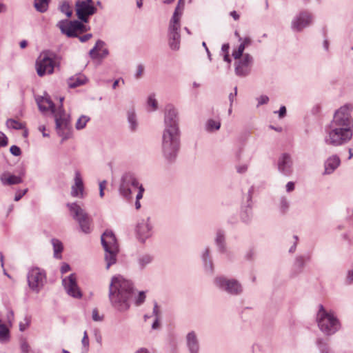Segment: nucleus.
I'll list each match as a JSON object with an SVG mask.
<instances>
[{
    "label": "nucleus",
    "instance_id": "obj_1",
    "mask_svg": "<svg viewBox=\"0 0 353 353\" xmlns=\"http://www.w3.org/2000/svg\"><path fill=\"white\" fill-rule=\"evenodd\" d=\"M133 294L132 283L121 275L112 278L109 286V299L112 305L119 311L129 309Z\"/></svg>",
    "mask_w": 353,
    "mask_h": 353
},
{
    "label": "nucleus",
    "instance_id": "obj_2",
    "mask_svg": "<svg viewBox=\"0 0 353 353\" xmlns=\"http://www.w3.org/2000/svg\"><path fill=\"white\" fill-rule=\"evenodd\" d=\"M36 101L41 112L45 113L50 110L54 114L57 134L63 141L67 139L69 137L70 116L61 108L56 110L54 103L48 96L38 97Z\"/></svg>",
    "mask_w": 353,
    "mask_h": 353
},
{
    "label": "nucleus",
    "instance_id": "obj_3",
    "mask_svg": "<svg viewBox=\"0 0 353 353\" xmlns=\"http://www.w3.org/2000/svg\"><path fill=\"white\" fill-rule=\"evenodd\" d=\"M137 190L138 192L136 195L135 207L138 210L141 208L139 200L143 197L144 188L142 185L139 184L132 174L125 173L123 174L119 185L120 194L125 199L130 200L132 197V193Z\"/></svg>",
    "mask_w": 353,
    "mask_h": 353
},
{
    "label": "nucleus",
    "instance_id": "obj_4",
    "mask_svg": "<svg viewBox=\"0 0 353 353\" xmlns=\"http://www.w3.org/2000/svg\"><path fill=\"white\" fill-rule=\"evenodd\" d=\"M184 8V0H179L177 6L170 19L168 27L169 46L172 50H177L180 47V19Z\"/></svg>",
    "mask_w": 353,
    "mask_h": 353
},
{
    "label": "nucleus",
    "instance_id": "obj_5",
    "mask_svg": "<svg viewBox=\"0 0 353 353\" xmlns=\"http://www.w3.org/2000/svg\"><path fill=\"white\" fill-rule=\"evenodd\" d=\"M179 132L175 129L163 130L162 136V152L163 157L169 162L174 161L179 150Z\"/></svg>",
    "mask_w": 353,
    "mask_h": 353
},
{
    "label": "nucleus",
    "instance_id": "obj_6",
    "mask_svg": "<svg viewBox=\"0 0 353 353\" xmlns=\"http://www.w3.org/2000/svg\"><path fill=\"white\" fill-rule=\"evenodd\" d=\"M316 321L320 330L327 336L336 333L341 328V323L332 312L326 311L321 305L317 314Z\"/></svg>",
    "mask_w": 353,
    "mask_h": 353
},
{
    "label": "nucleus",
    "instance_id": "obj_7",
    "mask_svg": "<svg viewBox=\"0 0 353 353\" xmlns=\"http://www.w3.org/2000/svg\"><path fill=\"white\" fill-rule=\"evenodd\" d=\"M352 137V128L330 125L324 141L327 145L337 147L350 142Z\"/></svg>",
    "mask_w": 353,
    "mask_h": 353
},
{
    "label": "nucleus",
    "instance_id": "obj_8",
    "mask_svg": "<svg viewBox=\"0 0 353 353\" xmlns=\"http://www.w3.org/2000/svg\"><path fill=\"white\" fill-rule=\"evenodd\" d=\"M101 244L105 251V261L106 269L116 263L119 253V245L114 233L110 230H106L101 237Z\"/></svg>",
    "mask_w": 353,
    "mask_h": 353
},
{
    "label": "nucleus",
    "instance_id": "obj_9",
    "mask_svg": "<svg viewBox=\"0 0 353 353\" xmlns=\"http://www.w3.org/2000/svg\"><path fill=\"white\" fill-rule=\"evenodd\" d=\"M67 207L72 218L79 223L81 230L85 234H90L92 220L85 210L77 203H68Z\"/></svg>",
    "mask_w": 353,
    "mask_h": 353
},
{
    "label": "nucleus",
    "instance_id": "obj_10",
    "mask_svg": "<svg viewBox=\"0 0 353 353\" xmlns=\"http://www.w3.org/2000/svg\"><path fill=\"white\" fill-rule=\"evenodd\" d=\"M352 110V107L350 104L341 106L335 112L330 125L353 129V119L351 116Z\"/></svg>",
    "mask_w": 353,
    "mask_h": 353
},
{
    "label": "nucleus",
    "instance_id": "obj_11",
    "mask_svg": "<svg viewBox=\"0 0 353 353\" xmlns=\"http://www.w3.org/2000/svg\"><path fill=\"white\" fill-rule=\"evenodd\" d=\"M27 279L30 288L38 293L46 281V272L39 268H32L28 273Z\"/></svg>",
    "mask_w": 353,
    "mask_h": 353
},
{
    "label": "nucleus",
    "instance_id": "obj_12",
    "mask_svg": "<svg viewBox=\"0 0 353 353\" xmlns=\"http://www.w3.org/2000/svg\"><path fill=\"white\" fill-rule=\"evenodd\" d=\"M214 285L219 289L232 295H238L243 291L241 283L236 279H228L224 276L214 279Z\"/></svg>",
    "mask_w": 353,
    "mask_h": 353
},
{
    "label": "nucleus",
    "instance_id": "obj_13",
    "mask_svg": "<svg viewBox=\"0 0 353 353\" xmlns=\"http://www.w3.org/2000/svg\"><path fill=\"white\" fill-rule=\"evenodd\" d=\"M55 67V61L49 56L48 52L41 54L36 61L37 73L39 77L52 74Z\"/></svg>",
    "mask_w": 353,
    "mask_h": 353
},
{
    "label": "nucleus",
    "instance_id": "obj_14",
    "mask_svg": "<svg viewBox=\"0 0 353 353\" xmlns=\"http://www.w3.org/2000/svg\"><path fill=\"white\" fill-rule=\"evenodd\" d=\"M77 16L79 20L84 23L88 21V17L97 12L93 6L92 0L77 1L75 4Z\"/></svg>",
    "mask_w": 353,
    "mask_h": 353
},
{
    "label": "nucleus",
    "instance_id": "obj_15",
    "mask_svg": "<svg viewBox=\"0 0 353 353\" xmlns=\"http://www.w3.org/2000/svg\"><path fill=\"white\" fill-rule=\"evenodd\" d=\"M235 73L239 77H245L250 72L253 58L249 54H244L242 57L235 59Z\"/></svg>",
    "mask_w": 353,
    "mask_h": 353
},
{
    "label": "nucleus",
    "instance_id": "obj_16",
    "mask_svg": "<svg viewBox=\"0 0 353 353\" xmlns=\"http://www.w3.org/2000/svg\"><path fill=\"white\" fill-rule=\"evenodd\" d=\"M62 283L68 295L77 299L82 296L81 292L77 283L75 274H71L69 276L63 278Z\"/></svg>",
    "mask_w": 353,
    "mask_h": 353
},
{
    "label": "nucleus",
    "instance_id": "obj_17",
    "mask_svg": "<svg viewBox=\"0 0 353 353\" xmlns=\"http://www.w3.org/2000/svg\"><path fill=\"white\" fill-rule=\"evenodd\" d=\"M165 125L164 130L170 131L171 129H175L176 132H179L178 127L177 112L175 108L171 105H168L165 113Z\"/></svg>",
    "mask_w": 353,
    "mask_h": 353
},
{
    "label": "nucleus",
    "instance_id": "obj_18",
    "mask_svg": "<svg viewBox=\"0 0 353 353\" xmlns=\"http://www.w3.org/2000/svg\"><path fill=\"white\" fill-rule=\"evenodd\" d=\"M291 157L288 154H283L278 161L279 171L285 176H290L293 171Z\"/></svg>",
    "mask_w": 353,
    "mask_h": 353
},
{
    "label": "nucleus",
    "instance_id": "obj_19",
    "mask_svg": "<svg viewBox=\"0 0 353 353\" xmlns=\"http://www.w3.org/2000/svg\"><path fill=\"white\" fill-rule=\"evenodd\" d=\"M74 181V183L71 188V195L73 197L83 198L84 185L79 170L75 171Z\"/></svg>",
    "mask_w": 353,
    "mask_h": 353
},
{
    "label": "nucleus",
    "instance_id": "obj_20",
    "mask_svg": "<svg viewBox=\"0 0 353 353\" xmlns=\"http://www.w3.org/2000/svg\"><path fill=\"white\" fill-rule=\"evenodd\" d=\"M311 21V16L307 12H302L292 21V28L294 31H301L304 28L309 26Z\"/></svg>",
    "mask_w": 353,
    "mask_h": 353
},
{
    "label": "nucleus",
    "instance_id": "obj_21",
    "mask_svg": "<svg viewBox=\"0 0 353 353\" xmlns=\"http://www.w3.org/2000/svg\"><path fill=\"white\" fill-rule=\"evenodd\" d=\"M152 226L150 223V219H142L137 226V232L139 239L144 241L145 239L151 235Z\"/></svg>",
    "mask_w": 353,
    "mask_h": 353
},
{
    "label": "nucleus",
    "instance_id": "obj_22",
    "mask_svg": "<svg viewBox=\"0 0 353 353\" xmlns=\"http://www.w3.org/2000/svg\"><path fill=\"white\" fill-rule=\"evenodd\" d=\"M73 25V21L63 19L57 23V27L59 28L63 34L66 35L68 37H77L78 34L75 33Z\"/></svg>",
    "mask_w": 353,
    "mask_h": 353
},
{
    "label": "nucleus",
    "instance_id": "obj_23",
    "mask_svg": "<svg viewBox=\"0 0 353 353\" xmlns=\"http://www.w3.org/2000/svg\"><path fill=\"white\" fill-rule=\"evenodd\" d=\"M104 46H105V43L103 41L98 40L96 42V44L94 46V48H92L89 52V54H90V57L92 59H103V58L106 57L109 54V51L107 48L103 49L101 53L97 52V51L100 50Z\"/></svg>",
    "mask_w": 353,
    "mask_h": 353
},
{
    "label": "nucleus",
    "instance_id": "obj_24",
    "mask_svg": "<svg viewBox=\"0 0 353 353\" xmlns=\"http://www.w3.org/2000/svg\"><path fill=\"white\" fill-rule=\"evenodd\" d=\"M186 345L190 353H199V340L196 333L194 331L188 333L186 336Z\"/></svg>",
    "mask_w": 353,
    "mask_h": 353
},
{
    "label": "nucleus",
    "instance_id": "obj_25",
    "mask_svg": "<svg viewBox=\"0 0 353 353\" xmlns=\"http://www.w3.org/2000/svg\"><path fill=\"white\" fill-rule=\"evenodd\" d=\"M341 163V159L336 154H333L328 157L325 161V174H330L332 173Z\"/></svg>",
    "mask_w": 353,
    "mask_h": 353
},
{
    "label": "nucleus",
    "instance_id": "obj_26",
    "mask_svg": "<svg viewBox=\"0 0 353 353\" xmlns=\"http://www.w3.org/2000/svg\"><path fill=\"white\" fill-rule=\"evenodd\" d=\"M87 81V78L81 74L71 77L68 79V84L70 88H74L76 87L83 85Z\"/></svg>",
    "mask_w": 353,
    "mask_h": 353
},
{
    "label": "nucleus",
    "instance_id": "obj_27",
    "mask_svg": "<svg viewBox=\"0 0 353 353\" xmlns=\"http://www.w3.org/2000/svg\"><path fill=\"white\" fill-rule=\"evenodd\" d=\"M0 179L3 185H8L19 184L22 182V179L20 176L6 173L3 174Z\"/></svg>",
    "mask_w": 353,
    "mask_h": 353
},
{
    "label": "nucleus",
    "instance_id": "obj_28",
    "mask_svg": "<svg viewBox=\"0 0 353 353\" xmlns=\"http://www.w3.org/2000/svg\"><path fill=\"white\" fill-rule=\"evenodd\" d=\"M215 243L219 248V250L221 252H225V233L223 231L219 230L216 232V235L215 238Z\"/></svg>",
    "mask_w": 353,
    "mask_h": 353
},
{
    "label": "nucleus",
    "instance_id": "obj_29",
    "mask_svg": "<svg viewBox=\"0 0 353 353\" xmlns=\"http://www.w3.org/2000/svg\"><path fill=\"white\" fill-rule=\"evenodd\" d=\"M51 243L54 250V257L58 259H61V252L63 250V243L57 239H52Z\"/></svg>",
    "mask_w": 353,
    "mask_h": 353
},
{
    "label": "nucleus",
    "instance_id": "obj_30",
    "mask_svg": "<svg viewBox=\"0 0 353 353\" xmlns=\"http://www.w3.org/2000/svg\"><path fill=\"white\" fill-rule=\"evenodd\" d=\"M202 259L204 263V267L206 272L212 273L213 272V264L210 259V250L206 248L202 255Z\"/></svg>",
    "mask_w": 353,
    "mask_h": 353
},
{
    "label": "nucleus",
    "instance_id": "obj_31",
    "mask_svg": "<svg viewBox=\"0 0 353 353\" xmlns=\"http://www.w3.org/2000/svg\"><path fill=\"white\" fill-rule=\"evenodd\" d=\"M128 121L130 125V128L132 131H135L138 127V122L137 116L133 109L128 111Z\"/></svg>",
    "mask_w": 353,
    "mask_h": 353
},
{
    "label": "nucleus",
    "instance_id": "obj_32",
    "mask_svg": "<svg viewBox=\"0 0 353 353\" xmlns=\"http://www.w3.org/2000/svg\"><path fill=\"white\" fill-rule=\"evenodd\" d=\"M74 21V28L75 30V33L79 35V34H81L87 32L90 30V27L84 25L83 21L78 20H73Z\"/></svg>",
    "mask_w": 353,
    "mask_h": 353
},
{
    "label": "nucleus",
    "instance_id": "obj_33",
    "mask_svg": "<svg viewBox=\"0 0 353 353\" xmlns=\"http://www.w3.org/2000/svg\"><path fill=\"white\" fill-rule=\"evenodd\" d=\"M49 2L46 0H34V6L38 12L43 13L47 11Z\"/></svg>",
    "mask_w": 353,
    "mask_h": 353
},
{
    "label": "nucleus",
    "instance_id": "obj_34",
    "mask_svg": "<svg viewBox=\"0 0 353 353\" xmlns=\"http://www.w3.org/2000/svg\"><path fill=\"white\" fill-rule=\"evenodd\" d=\"M221 123L219 121L208 119L205 123V129L208 132H213L219 130Z\"/></svg>",
    "mask_w": 353,
    "mask_h": 353
},
{
    "label": "nucleus",
    "instance_id": "obj_35",
    "mask_svg": "<svg viewBox=\"0 0 353 353\" xmlns=\"http://www.w3.org/2000/svg\"><path fill=\"white\" fill-rule=\"evenodd\" d=\"M10 332L8 327L3 325L0 324V342L4 343L9 340Z\"/></svg>",
    "mask_w": 353,
    "mask_h": 353
},
{
    "label": "nucleus",
    "instance_id": "obj_36",
    "mask_svg": "<svg viewBox=\"0 0 353 353\" xmlns=\"http://www.w3.org/2000/svg\"><path fill=\"white\" fill-rule=\"evenodd\" d=\"M6 125L8 128L14 130H21L25 128L24 124L12 119H9L6 121Z\"/></svg>",
    "mask_w": 353,
    "mask_h": 353
},
{
    "label": "nucleus",
    "instance_id": "obj_37",
    "mask_svg": "<svg viewBox=\"0 0 353 353\" xmlns=\"http://www.w3.org/2000/svg\"><path fill=\"white\" fill-rule=\"evenodd\" d=\"M59 10L68 17H70L72 14V10L69 3L66 1H63L60 4Z\"/></svg>",
    "mask_w": 353,
    "mask_h": 353
},
{
    "label": "nucleus",
    "instance_id": "obj_38",
    "mask_svg": "<svg viewBox=\"0 0 353 353\" xmlns=\"http://www.w3.org/2000/svg\"><path fill=\"white\" fill-rule=\"evenodd\" d=\"M90 120V118L87 116H85V115H82L81 116L77 123H76V125H75V127L77 130H81L83 128H84L86 125V123L89 121Z\"/></svg>",
    "mask_w": 353,
    "mask_h": 353
},
{
    "label": "nucleus",
    "instance_id": "obj_39",
    "mask_svg": "<svg viewBox=\"0 0 353 353\" xmlns=\"http://www.w3.org/2000/svg\"><path fill=\"white\" fill-rule=\"evenodd\" d=\"M152 258L151 256H150L148 254H144V255L141 256L139 258V263L140 266L143 268L146 265L149 264L152 261Z\"/></svg>",
    "mask_w": 353,
    "mask_h": 353
},
{
    "label": "nucleus",
    "instance_id": "obj_40",
    "mask_svg": "<svg viewBox=\"0 0 353 353\" xmlns=\"http://www.w3.org/2000/svg\"><path fill=\"white\" fill-rule=\"evenodd\" d=\"M243 45L240 44L236 50H234L232 52V57L234 59H238L240 57H242L243 54V51L245 50Z\"/></svg>",
    "mask_w": 353,
    "mask_h": 353
},
{
    "label": "nucleus",
    "instance_id": "obj_41",
    "mask_svg": "<svg viewBox=\"0 0 353 353\" xmlns=\"http://www.w3.org/2000/svg\"><path fill=\"white\" fill-rule=\"evenodd\" d=\"M305 265V262L303 256H298L296 258L294 267L299 272L302 271Z\"/></svg>",
    "mask_w": 353,
    "mask_h": 353
},
{
    "label": "nucleus",
    "instance_id": "obj_42",
    "mask_svg": "<svg viewBox=\"0 0 353 353\" xmlns=\"http://www.w3.org/2000/svg\"><path fill=\"white\" fill-rule=\"evenodd\" d=\"M316 343L320 349L321 353H329L327 345L322 339H317Z\"/></svg>",
    "mask_w": 353,
    "mask_h": 353
},
{
    "label": "nucleus",
    "instance_id": "obj_43",
    "mask_svg": "<svg viewBox=\"0 0 353 353\" xmlns=\"http://www.w3.org/2000/svg\"><path fill=\"white\" fill-rule=\"evenodd\" d=\"M21 350L22 353H34L26 340L21 341Z\"/></svg>",
    "mask_w": 353,
    "mask_h": 353
},
{
    "label": "nucleus",
    "instance_id": "obj_44",
    "mask_svg": "<svg viewBox=\"0 0 353 353\" xmlns=\"http://www.w3.org/2000/svg\"><path fill=\"white\" fill-rule=\"evenodd\" d=\"M148 107H150L152 109L151 110H155L157 108V102L156 99H154V95H150L148 97Z\"/></svg>",
    "mask_w": 353,
    "mask_h": 353
},
{
    "label": "nucleus",
    "instance_id": "obj_45",
    "mask_svg": "<svg viewBox=\"0 0 353 353\" xmlns=\"http://www.w3.org/2000/svg\"><path fill=\"white\" fill-rule=\"evenodd\" d=\"M92 318L94 321L100 322L103 319V316L99 314L98 310L94 308L92 312Z\"/></svg>",
    "mask_w": 353,
    "mask_h": 353
},
{
    "label": "nucleus",
    "instance_id": "obj_46",
    "mask_svg": "<svg viewBox=\"0 0 353 353\" xmlns=\"http://www.w3.org/2000/svg\"><path fill=\"white\" fill-rule=\"evenodd\" d=\"M81 343L83 347L85 349V352H88L89 349V339L86 331L83 332V336L81 340Z\"/></svg>",
    "mask_w": 353,
    "mask_h": 353
},
{
    "label": "nucleus",
    "instance_id": "obj_47",
    "mask_svg": "<svg viewBox=\"0 0 353 353\" xmlns=\"http://www.w3.org/2000/svg\"><path fill=\"white\" fill-rule=\"evenodd\" d=\"M145 292H140L137 298L135 300V303L137 305H141L144 301H145Z\"/></svg>",
    "mask_w": 353,
    "mask_h": 353
},
{
    "label": "nucleus",
    "instance_id": "obj_48",
    "mask_svg": "<svg viewBox=\"0 0 353 353\" xmlns=\"http://www.w3.org/2000/svg\"><path fill=\"white\" fill-rule=\"evenodd\" d=\"M94 337L97 343H99V345H101L102 335L101 334V332L98 329H95L94 330Z\"/></svg>",
    "mask_w": 353,
    "mask_h": 353
},
{
    "label": "nucleus",
    "instance_id": "obj_49",
    "mask_svg": "<svg viewBox=\"0 0 353 353\" xmlns=\"http://www.w3.org/2000/svg\"><path fill=\"white\" fill-rule=\"evenodd\" d=\"M10 151L12 154L16 157H18L21 154V149L17 145H12L10 148Z\"/></svg>",
    "mask_w": 353,
    "mask_h": 353
},
{
    "label": "nucleus",
    "instance_id": "obj_50",
    "mask_svg": "<svg viewBox=\"0 0 353 353\" xmlns=\"http://www.w3.org/2000/svg\"><path fill=\"white\" fill-rule=\"evenodd\" d=\"M258 105L257 106L266 104L269 101V98L266 95H261L257 98Z\"/></svg>",
    "mask_w": 353,
    "mask_h": 353
},
{
    "label": "nucleus",
    "instance_id": "obj_51",
    "mask_svg": "<svg viewBox=\"0 0 353 353\" xmlns=\"http://www.w3.org/2000/svg\"><path fill=\"white\" fill-rule=\"evenodd\" d=\"M6 317L8 323L11 325L14 319V312L10 309L8 310Z\"/></svg>",
    "mask_w": 353,
    "mask_h": 353
},
{
    "label": "nucleus",
    "instance_id": "obj_52",
    "mask_svg": "<svg viewBox=\"0 0 353 353\" xmlns=\"http://www.w3.org/2000/svg\"><path fill=\"white\" fill-rule=\"evenodd\" d=\"M27 192H28V189H25L23 190H18L15 194L14 201H19L22 198V196L26 194Z\"/></svg>",
    "mask_w": 353,
    "mask_h": 353
},
{
    "label": "nucleus",
    "instance_id": "obj_53",
    "mask_svg": "<svg viewBox=\"0 0 353 353\" xmlns=\"http://www.w3.org/2000/svg\"><path fill=\"white\" fill-rule=\"evenodd\" d=\"M8 145V138L1 132H0V147H4Z\"/></svg>",
    "mask_w": 353,
    "mask_h": 353
},
{
    "label": "nucleus",
    "instance_id": "obj_54",
    "mask_svg": "<svg viewBox=\"0 0 353 353\" xmlns=\"http://www.w3.org/2000/svg\"><path fill=\"white\" fill-rule=\"evenodd\" d=\"M239 41H241V44L243 45L244 47L250 46L252 42L250 38L249 37H245L243 39L241 37H239Z\"/></svg>",
    "mask_w": 353,
    "mask_h": 353
},
{
    "label": "nucleus",
    "instance_id": "obj_55",
    "mask_svg": "<svg viewBox=\"0 0 353 353\" xmlns=\"http://www.w3.org/2000/svg\"><path fill=\"white\" fill-rule=\"evenodd\" d=\"M70 270V266L66 263H63L60 269L61 274H65Z\"/></svg>",
    "mask_w": 353,
    "mask_h": 353
},
{
    "label": "nucleus",
    "instance_id": "obj_56",
    "mask_svg": "<svg viewBox=\"0 0 353 353\" xmlns=\"http://www.w3.org/2000/svg\"><path fill=\"white\" fill-rule=\"evenodd\" d=\"M77 37L79 38L81 42L83 43L91 39L92 37V34L88 33L83 36H78Z\"/></svg>",
    "mask_w": 353,
    "mask_h": 353
},
{
    "label": "nucleus",
    "instance_id": "obj_57",
    "mask_svg": "<svg viewBox=\"0 0 353 353\" xmlns=\"http://www.w3.org/2000/svg\"><path fill=\"white\" fill-rule=\"evenodd\" d=\"M153 315L155 316L156 318H159L160 316V310L159 309V306L157 302L154 303L153 308Z\"/></svg>",
    "mask_w": 353,
    "mask_h": 353
},
{
    "label": "nucleus",
    "instance_id": "obj_58",
    "mask_svg": "<svg viewBox=\"0 0 353 353\" xmlns=\"http://www.w3.org/2000/svg\"><path fill=\"white\" fill-rule=\"evenodd\" d=\"M289 204L286 199H282L281 201V207L283 211L288 208Z\"/></svg>",
    "mask_w": 353,
    "mask_h": 353
},
{
    "label": "nucleus",
    "instance_id": "obj_59",
    "mask_svg": "<svg viewBox=\"0 0 353 353\" xmlns=\"http://www.w3.org/2000/svg\"><path fill=\"white\" fill-rule=\"evenodd\" d=\"M247 170H248L247 165H238L236 167V171L239 173H244L247 171Z\"/></svg>",
    "mask_w": 353,
    "mask_h": 353
},
{
    "label": "nucleus",
    "instance_id": "obj_60",
    "mask_svg": "<svg viewBox=\"0 0 353 353\" xmlns=\"http://www.w3.org/2000/svg\"><path fill=\"white\" fill-rule=\"evenodd\" d=\"M143 70H144V68H143V65H139L137 66V73H136V77L137 78H139L141 76V74H142V73L143 72Z\"/></svg>",
    "mask_w": 353,
    "mask_h": 353
},
{
    "label": "nucleus",
    "instance_id": "obj_61",
    "mask_svg": "<svg viewBox=\"0 0 353 353\" xmlns=\"http://www.w3.org/2000/svg\"><path fill=\"white\" fill-rule=\"evenodd\" d=\"M294 190V183L292 181H290L286 185V191L288 192H290Z\"/></svg>",
    "mask_w": 353,
    "mask_h": 353
},
{
    "label": "nucleus",
    "instance_id": "obj_62",
    "mask_svg": "<svg viewBox=\"0 0 353 353\" xmlns=\"http://www.w3.org/2000/svg\"><path fill=\"white\" fill-rule=\"evenodd\" d=\"M286 114V108L285 106H281L279 110V116L280 118L283 117Z\"/></svg>",
    "mask_w": 353,
    "mask_h": 353
},
{
    "label": "nucleus",
    "instance_id": "obj_63",
    "mask_svg": "<svg viewBox=\"0 0 353 353\" xmlns=\"http://www.w3.org/2000/svg\"><path fill=\"white\" fill-rule=\"evenodd\" d=\"M39 130L42 132V134L44 137H48L49 134L46 133V127L43 125H41L39 127Z\"/></svg>",
    "mask_w": 353,
    "mask_h": 353
},
{
    "label": "nucleus",
    "instance_id": "obj_64",
    "mask_svg": "<svg viewBox=\"0 0 353 353\" xmlns=\"http://www.w3.org/2000/svg\"><path fill=\"white\" fill-rule=\"evenodd\" d=\"M347 280L350 283H353V270L348 272Z\"/></svg>",
    "mask_w": 353,
    "mask_h": 353
}]
</instances>
